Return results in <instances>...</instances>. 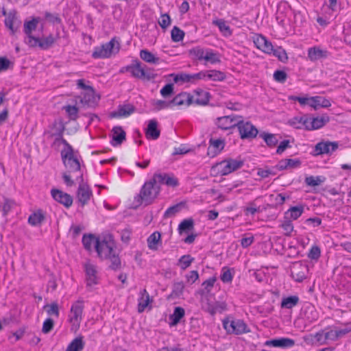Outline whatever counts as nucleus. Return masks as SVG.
<instances>
[{"label": "nucleus", "instance_id": "nucleus-1", "mask_svg": "<svg viewBox=\"0 0 351 351\" xmlns=\"http://www.w3.org/2000/svg\"><path fill=\"white\" fill-rule=\"evenodd\" d=\"M61 158L66 171L62 173V179L67 186H72L75 184V181L71 178V174L80 176L83 173L79 160L74 156L71 150L69 153L61 152Z\"/></svg>", "mask_w": 351, "mask_h": 351}, {"label": "nucleus", "instance_id": "nucleus-2", "mask_svg": "<svg viewBox=\"0 0 351 351\" xmlns=\"http://www.w3.org/2000/svg\"><path fill=\"white\" fill-rule=\"evenodd\" d=\"M125 70L130 72L132 77L138 80L149 81L156 77L153 69L143 64L138 60H133L130 64L125 66Z\"/></svg>", "mask_w": 351, "mask_h": 351}, {"label": "nucleus", "instance_id": "nucleus-3", "mask_svg": "<svg viewBox=\"0 0 351 351\" xmlns=\"http://www.w3.org/2000/svg\"><path fill=\"white\" fill-rule=\"evenodd\" d=\"M160 192V186L154 184L150 180L147 181L142 186L139 194L135 197L138 204H145V206L152 204Z\"/></svg>", "mask_w": 351, "mask_h": 351}, {"label": "nucleus", "instance_id": "nucleus-4", "mask_svg": "<svg viewBox=\"0 0 351 351\" xmlns=\"http://www.w3.org/2000/svg\"><path fill=\"white\" fill-rule=\"evenodd\" d=\"M119 49V43L115 38H113L101 46L95 47L92 53V58L94 59L108 58L112 53H117Z\"/></svg>", "mask_w": 351, "mask_h": 351}, {"label": "nucleus", "instance_id": "nucleus-5", "mask_svg": "<svg viewBox=\"0 0 351 351\" xmlns=\"http://www.w3.org/2000/svg\"><path fill=\"white\" fill-rule=\"evenodd\" d=\"M75 180L79 183L77 191V200L81 204V206L84 207L88 204L93 195L92 190L89 186L84 182L83 173H80V176L75 177Z\"/></svg>", "mask_w": 351, "mask_h": 351}, {"label": "nucleus", "instance_id": "nucleus-6", "mask_svg": "<svg viewBox=\"0 0 351 351\" xmlns=\"http://www.w3.org/2000/svg\"><path fill=\"white\" fill-rule=\"evenodd\" d=\"M243 164L242 160L228 158L217 164L216 167L221 176H226L241 168Z\"/></svg>", "mask_w": 351, "mask_h": 351}, {"label": "nucleus", "instance_id": "nucleus-7", "mask_svg": "<svg viewBox=\"0 0 351 351\" xmlns=\"http://www.w3.org/2000/svg\"><path fill=\"white\" fill-rule=\"evenodd\" d=\"M237 128L241 139H252L256 137L258 132L257 128L250 121H245L239 117Z\"/></svg>", "mask_w": 351, "mask_h": 351}, {"label": "nucleus", "instance_id": "nucleus-8", "mask_svg": "<svg viewBox=\"0 0 351 351\" xmlns=\"http://www.w3.org/2000/svg\"><path fill=\"white\" fill-rule=\"evenodd\" d=\"M223 326L228 333L237 335L250 332L247 324L242 319L223 320Z\"/></svg>", "mask_w": 351, "mask_h": 351}, {"label": "nucleus", "instance_id": "nucleus-9", "mask_svg": "<svg viewBox=\"0 0 351 351\" xmlns=\"http://www.w3.org/2000/svg\"><path fill=\"white\" fill-rule=\"evenodd\" d=\"M84 306L83 300H78L71 305L70 315L69 317V322L76 328H79L82 320V314Z\"/></svg>", "mask_w": 351, "mask_h": 351}, {"label": "nucleus", "instance_id": "nucleus-10", "mask_svg": "<svg viewBox=\"0 0 351 351\" xmlns=\"http://www.w3.org/2000/svg\"><path fill=\"white\" fill-rule=\"evenodd\" d=\"M86 274V285L89 291L93 290V287L99 284V277L96 267L90 262H86L84 265Z\"/></svg>", "mask_w": 351, "mask_h": 351}, {"label": "nucleus", "instance_id": "nucleus-11", "mask_svg": "<svg viewBox=\"0 0 351 351\" xmlns=\"http://www.w3.org/2000/svg\"><path fill=\"white\" fill-rule=\"evenodd\" d=\"M16 13L15 10H12L8 13L4 8H2V14L5 16V25L10 30L12 35H14L18 31L21 23L16 16Z\"/></svg>", "mask_w": 351, "mask_h": 351}, {"label": "nucleus", "instance_id": "nucleus-12", "mask_svg": "<svg viewBox=\"0 0 351 351\" xmlns=\"http://www.w3.org/2000/svg\"><path fill=\"white\" fill-rule=\"evenodd\" d=\"M32 44L29 46V47H38L41 49L47 50L51 48L54 43L59 38V34L54 37L52 34H49L47 37L39 38L37 37H30Z\"/></svg>", "mask_w": 351, "mask_h": 351}, {"label": "nucleus", "instance_id": "nucleus-13", "mask_svg": "<svg viewBox=\"0 0 351 351\" xmlns=\"http://www.w3.org/2000/svg\"><path fill=\"white\" fill-rule=\"evenodd\" d=\"M115 245L112 241L102 240L97 241L95 250L101 258L107 259L114 251Z\"/></svg>", "mask_w": 351, "mask_h": 351}, {"label": "nucleus", "instance_id": "nucleus-14", "mask_svg": "<svg viewBox=\"0 0 351 351\" xmlns=\"http://www.w3.org/2000/svg\"><path fill=\"white\" fill-rule=\"evenodd\" d=\"M339 147L337 142L321 141L317 143L313 149V155L332 154Z\"/></svg>", "mask_w": 351, "mask_h": 351}, {"label": "nucleus", "instance_id": "nucleus-15", "mask_svg": "<svg viewBox=\"0 0 351 351\" xmlns=\"http://www.w3.org/2000/svg\"><path fill=\"white\" fill-rule=\"evenodd\" d=\"M51 194L56 202L64 205L66 208L71 206L73 199L71 195L56 189H52Z\"/></svg>", "mask_w": 351, "mask_h": 351}, {"label": "nucleus", "instance_id": "nucleus-16", "mask_svg": "<svg viewBox=\"0 0 351 351\" xmlns=\"http://www.w3.org/2000/svg\"><path fill=\"white\" fill-rule=\"evenodd\" d=\"M239 120V117L234 115L224 116L217 118L216 124L219 128L227 130L237 127Z\"/></svg>", "mask_w": 351, "mask_h": 351}, {"label": "nucleus", "instance_id": "nucleus-17", "mask_svg": "<svg viewBox=\"0 0 351 351\" xmlns=\"http://www.w3.org/2000/svg\"><path fill=\"white\" fill-rule=\"evenodd\" d=\"M171 108L173 106H189L193 104V96L186 92H182L176 95L171 100Z\"/></svg>", "mask_w": 351, "mask_h": 351}, {"label": "nucleus", "instance_id": "nucleus-18", "mask_svg": "<svg viewBox=\"0 0 351 351\" xmlns=\"http://www.w3.org/2000/svg\"><path fill=\"white\" fill-rule=\"evenodd\" d=\"M99 99L100 97L96 95L93 88L88 91L82 93L80 102L88 107H95L97 104Z\"/></svg>", "mask_w": 351, "mask_h": 351}, {"label": "nucleus", "instance_id": "nucleus-19", "mask_svg": "<svg viewBox=\"0 0 351 351\" xmlns=\"http://www.w3.org/2000/svg\"><path fill=\"white\" fill-rule=\"evenodd\" d=\"M295 345V341L287 337H280L267 340L265 346L268 347L280 348L283 349L292 348Z\"/></svg>", "mask_w": 351, "mask_h": 351}, {"label": "nucleus", "instance_id": "nucleus-20", "mask_svg": "<svg viewBox=\"0 0 351 351\" xmlns=\"http://www.w3.org/2000/svg\"><path fill=\"white\" fill-rule=\"evenodd\" d=\"M225 147V141L221 138L215 139L212 136L209 139L208 155L212 157L219 154Z\"/></svg>", "mask_w": 351, "mask_h": 351}, {"label": "nucleus", "instance_id": "nucleus-21", "mask_svg": "<svg viewBox=\"0 0 351 351\" xmlns=\"http://www.w3.org/2000/svg\"><path fill=\"white\" fill-rule=\"evenodd\" d=\"M254 42L258 49L261 50L265 53L271 55L274 47L265 36L259 35L256 37Z\"/></svg>", "mask_w": 351, "mask_h": 351}, {"label": "nucleus", "instance_id": "nucleus-22", "mask_svg": "<svg viewBox=\"0 0 351 351\" xmlns=\"http://www.w3.org/2000/svg\"><path fill=\"white\" fill-rule=\"evenodd\" d=\"M39 21V18H33L31 21H25L24 23L23 31L26 35V38L24 41L28 46L32 44V43H29L31 41L30 37H34L32 35V32L36 29Z\"/></svg>", "mask_w": 351, "mask_h": 351}, {"label": "nucleus", "instance_id": "nucleus-23", "mask_svg": "<svg viewBox=\"0 0 351 351\" xmlns=\"http://www.w3.org/2000/svg\"><path fill=\"white\" fill-rule=\"evenodd\" d=\"M193 103L199 105L205 106L208 104L210 95L208 91L202 88H197L193 91Z\"/></svg>", "mask_w": 351, "mask_h": 351}, {"label": "nucleus", "instance_id": "nucleus-24", "mask_svg": "<svg viewBox=\"0 0 351 351\" xmlns=\"http://www.w3.org/2000/svg\"><path fill=\"white\" fill-rule=\"evenodd\" d=\"M136 108L134 105L130 104H124L123 105H119L118 106L117 110L112 112L110 113V117L116 118V117H128L134 112Z\"/></svg>", "mask_w": 351, "mask_h": 351}, {"label": "nucleus", "instance_id": "nucleus-25", "mask_svg": "<svg viewBox=\"0 0 351 351\" xmlns=\"http://www.w3.org/2000/svg\"><path fill=\"white\" fill-rule=\"evenodd\" d=\"M308 268L306 265L296 263L291 269V276L295 281L301 282L306 278Z\"/></svg>", "mask_w": 351, "mask_h": 351}, {"label": "nucleus", "instance_id": "nucleus-26", "mask_svg": "<svg viewBox=\"0 0 351 351\" xmlns=\"http://www.w3.org/2000/svg\"><path fill=\"white\" fill-rule=\"evenodd\" d=\"M328 56L327 50L322 49L319 47H313L308 49V58L312 62L326 58Z\"/></svg>", "mask_w": 351, "mask_h": 351}, {"label": "nucleus", "instance_id": "nucleus-27", "mask_svg": "<svg viewBox=\"0 0 351 351\" xmlns=\"http://www.w3.org/2000/svg\"><path fill=\"white\" fill-rule=\"evenodd\" d=\"M111 145L114 147L120 145L125 140V132L121 126H114L112 130Z\"/></svg>", "mask_w": 351, "mask_h": 351}, {"label": "nucleus", "instance_id": "nucleus-28", "mask_svg": "<svg viewBox=\"0 0 351 351\" xmlns=\"http://www.w3.org/2000/svg\"><path fill=\"white\" fill-rule=\"evenodd\" d=\"M160 134V131L158 129L157 121L156 119L150 120L145 130L146 137L149 139L156 140L159 138Z\"/></svg>", "mask_w": 351, "mask_h": 351}, {"label": "nucleus", "instance_id": "nucleus-29", "mask_svg": "<svg viewBox=\"0 0 351 351\" xmlns=\"http://www.w3.org/2000/svg\"><path fill=\"white\" fill-rule=\"evenodd\" d=\"M171 76L173 77V82L175 83H191L195 84L197 82L195 73L189 74L186 73H179L177 74H171Z\"/></svg>", "mask_w": 351, "mask_h": 351}, {"label": "nucleus", "instance_id": "nucleus-30", "mask_svg": "<svg viewBox=\"0 0 351 351\" xmlns=\"http://www.w3.org/2000/svg\"><path fill=\"white\" fill-rule=\"evenodd\" d=\"M185 315V310L181 306L174 308L173 313L169 315L170 326H177Z\"/></svg>", "mask_w": 351, "mask_h": 351}, {"label": "nucleus", "instance_id": "nucleus-31", "mask_svg": "<svg viewBox=\"0 0 351 351\" xmlns=\"http://www.w3.org/2000/svg\"><path fill=\"white\" fill-rule=\"evenodd\" d=\"M311 107L315 110L319 108H328L331 106L330 100L321 96H315L310 97Z\"/></svg>", "mask_w": 351, "mask_h": 351}, {"label": "nucleus", "instance_id": "nucleus-32", "mask_svg": "<svg viewBox=\"0 0 351 351\" xmlns=\"http://www.w3.org/2000/svg\"><path fill=\"white\" fill-rule=\"evenodd\" d=\"M140 295L141 296L138 300V312L142 313L152 300L145 289L141 291Z\"/></svg>", "mask_w": 351, "mask_h": 351}, {"label": "nucleus", "instance_id": "nucleus-33", "mask_svg": "<svg viewBox=\"0 0 351 351\" xmlns=\"http://www.w3.org/2000/svg\"><path fill=\"white\" fill-rule=\"evenodd\" d=\"M45 219V215L43 210L32 213L28 217V223L32 226H40Z\"/></svg>", "mask_w": 351, "mask_h": 351}, {"label": "nucleus", "instance_id": "nucleus-34", "mask_svg": "<svg viewBox=\"0 0 351 351\" xmlns=\"http://www.w3.org/2000/svg\"><path fill=\"white\" fill-rule=\"evenodd\" d=\"M300 302V298L298 295H289L284 297L282 299L280 307L282 308L291 309L296 306Z\"/></svg>", "mask_w": 351, "mask_h": 351}, {"label": "nucleus", "instance_id": "nucleus-35", "mask_svg": "<svg viewBox=\"0 0 351 351\" xmlns=\"http://www.w3.org/2000/svg\"><path fill=\"white\" fill-rule=\"evenodd\" d=\"M64 130V128L62 127V128L60 130V131L58 133L53 134L54 136H56L54 140L53 145H60V143H62L66 146V149L62 150V152H64V153H69V151L71 150V152H73V149L72 146L70 144H69V143L62 137Z\"/></svg>", "mask_w": 351, "mask_h": 351}, {"label": "nucleus", "instance_id": "nucleus-36", "mask_svg": "<svg viewBox=\"0 0 351 351\" xmlns=\"http://www.w3.org/2000/svg\"><path fill=\"white\" fill-rule=\"evenodd\" d=\"M303 212V206L300 205L292 206L287 212H285V218H289V219H291L293 220H296L302 215Z\"/></svg>", "mask_w": 351, "mask_h": 351}, {"label": "nucleus", "instance_id": "nucleus-37", "mask_svg": "<svg viewBox=\"0 0 351 351\" xmlns=\"http://www.w3.org/2000/svg\"><path fill=\"white\" fill-rule=\"evenodd\" d=\"M82 336L75 338L67 346L65 351H82L85 346Z\"/></svg>", "mask_w": 351, "mask_h": 351}, {"label": "nucleus", "instance_id": "nucleus-38", "mask_svg": "<svg viewBox=\"0 0 351 351\" xmlns=\"http://www.w3.org/2000/svg\"><path fill=\"white\" fill-rule=\"evenodd\" d=\"M194 229V221L193 219H186L181 221L178 226V232L180 234L189 233Z\"/></svg>", "mask_w": 351, "mask_h": 351}, {"label": "nucleus", "instance_id": "nucleus-39", "mask_svg": "<svg viewBox=\"0 0 351 351\" xmlns=\"http://www.w3.org/2000/svg\"><path fill=\"white\" fill-rule=\"evenodd\" d=\"M140 58L145 62L150 64H158L160 58L156 57L152 52L147 49H142L140 51Z\"/></svg>", "mask_w": 351, "mask_h": 351}, {"label": "nucleus", "instance_id": "nucleus-40", "mask_svg": "<svg viewBox=\"0 0 351 351\" xmlns=\"http://www.w3.org/2000/svg\"><path fill=\"white\" fill-rule=\"evenodd\" d=\"M161 240V234L159 232L156 231L153 232L147 238V245L150 250H156L158 249V244Z\"/></svg>", "mask_w": 351, "mask_h": 351}, {"label": "nucleus", "instance_id": "nucleus-41", "mask_svg": "<svg viewBox=\"0 0 351 351\" xmlns=\"http://www.w3.org/2000/svg\"><path fill=\"white\" fill-rule=\"evenodd\" d=\"M330 118L327 114H322L312 119L313 130H317L324 126L328 122H329Z\"/></svg>", "mask_w": 351, "mask_h": 351}, {"label": "nucleus", "instance_id": "nucleus-42", "mask_svg": "<svg viewBox=\"0 0 351 351\" xmlns=\"http://www.w3.org/2000/svg\"><path fill=\"white\" fill-rule=\"evenodd\" d=\"M213 24L217 26L219 31L225 36H230L232 32L229 25H228L223 19H217L213 21Z\"/></svg>", "mask_w": 351, "mask_h": 351}, {"label": "nucleus", "instance_id": "nucleus-43", "mask_svg": "<svg viewBox=\"0 0 351 351\" xmlns=\"http://www.w3.org/2000/svg\"><path fill=\"white\" fill-rule=\"evenodd\" d=\"M184 284L182 281L176 282L173 284L172 291L169 295L171 298H179L183 294Z\"/></svg>", "mask_w": 351, "mask_h": 351}, {"label": "nucleus", "instance_id": "nucleus-44", "mask_svg": "<svg viewBox=\"0 0 351 351\" xmlns=\"http://www.w3.org/2000/svg\"><path fill=\"white\" fill-rule=\"evenodd\" d=\"M260 137L264 140L267 145L269 147H275L278 143L277 136L274 134L263 132L260 134Z\"/></svg>", "mask_w": 351, "mask_h": 351}, {"label": "nucleus", "instance_id": "nucleus-45", "mask_svg": "<svg viewBox=\"0 0 351 351\" xmlns=\"http://www.w3.org/2000/svg\"><path fill=\"white\" fill-rule=\"evenodd\" d=\"M206 49L199 46L195 47L189 50V55L197 60H205Z\"/></svg>", "mask_w": 351, "mask_h": 351}, {"label": "nucleus", "instance_id": "nucleus-46", "mask_svg": "<svg viewBox=\"0 0 351 351\" xmlns=\"http://www.w3.org/2000/svg\"><path fill=\"white\" fill-rule=\"evenodd\" d=\"M271 55L276 57L279 61L283 63H286L289 59L286 51L280 46L274 47Z\"/></svg>", "mask_w": 351, "mask_h": 351}, {"label": "nucleus", "instance_id": "nucleus-47", "mask_svg": "<svg viewBox=\"0 0 351 351\" xmlns=\"http://www.w3.org/2000/svg\"><path fill=\"white\" fill-rule=\"evenodd\" d=\"M82 241L86 250H91L92 246L95 245V247L97 245V241H99V239L94 237L93 234H84L82 237Z\"/></svg>", "mask_w": 351, "mask_h": 351}, {"label": "nucleus", "instance_id": "nucleus-48", "mask_svg": "<svg viewBox=\"0 0 351 351\" xmlns=\"http://www.w3.org/2000/svg\"><path fill=\"white\" fill-rule=\"evenodd\" d=\"M216 280L217 278L215 276H213L203 282L202 284V289L199 291V293L202 295L209 293L213 289Z\"/></svg>", "mask_w": 351, "mask_h": 351}, {"label": "nucleus", "instance_id": "nucleus-49", "mask_svg": "<svg viewBox=\"0 0 351 351\" xmlns=\"http://www.w3.org/2000/svg\"><path fill=\"white\" fill-rule=\"evenodd\" d=\"M62 109L65 110L69 120L76 121L78 119L79 109L75 106H63Z\"/></svg>", "mask_w": 351, "mask_h": 351}, {"label": "nucleus", "instance_id": "nucleus-50", "mask_svg": "<svg viewBox=\"0 0 351 351\" xmlns=\"http://www.w3.org/2000/svg\"><path fill=\"white\" fill-rule=\"evenodd\" d=\"M204 60L211 64H216L221 62L219 54L217 52H215L211 49H206Z\"/></svg>", "mask_w": 351, "mask_h": 351}, {"label": "nucleus", "instance_id": "nucleus-51", "mask_svg": "<svg viewBox=\"0 0 351 351\" xmlns=\"http://www.w3.org/2000/svg\"><path fill=\"white\" fill-rule=\"evenodd\" d=\"M280 227L283 230L284 234L287 237H290L293 231V225L289 218L284 217Z\"/></svg>", "mask_w": 351, "mask_h": 351}, {"label": "nucleus", "instance_id": "nucleus-52", "mask_svg": "<svg viewBox=\"0 0 351 351\" xmlns=\"http://www.w3.org/2000/svg\"><path fill=\"white\" fill-rule=\"evenodd\" d=\"M325 181V178L323 176H310L308 177H306L305 178V183L308 186H317L321 184L322 182Z\"/></svg>", "mask_w": 351, "mask_h": 351}, {"label": "nucleus", "instance_id": "nucleus-53", "mask_svg": "<svg viewBox=\"0 0 351 351\" xmlns=\"http://www.w3.org/2000/svg\"><path fill=\"white\" fill-rule=\"evenodd\" d=\"M194 260V258H193L191 255L185 254L179 258L178 265L182 270H185L191 265Z\"/></svg>", "mask_w": 351, "mask_h": 351}, {"label": "nucleus", "instance_id": "nucleus-54", "mask_svg": "<svg viewBox=\"0 0 351 351\" xmlns=\"http://www.w3.org/2000/svg\"><path fill=\"white\" fill-rule=\"evenodd\" d=\"M226 77L225 73L217 70H209L208 80L214 82H222Z\"/></svg>", "mask_w": 351, "mask_h": 351}, {"label": "nucleus", "instance_id": "nucleus-55", "mask_svg": "<svg viewBox=\"0 0 351 351\" xmlns=\"http://www.w3.org/2000/svg\"><path fill=\"white\" fill-rule=\"evenodd\" d=\"M16 205V202L11 199L4 198L1 204L3 215L5 216Z\"/></svg>", "mask_w": 351, "mask_h": 351}, {"label": "nucleus", "instance_id": "nucleus-56", "mask_svg": "<svg viewBox=\"0 0 351 351\" xmlns=\"http://www.w3.org/2000/svg\"><path fill=\"white\" fill-rule=\"evenodd\" d=\"M110 261V268L112 270H117L121 267V260L119 256L116 254V251H114L112 254L108 256V258Z\"/></svg>", "mask_w": 351, "mask_h": 351}, {"label": "nucleus", "instance_id": "nucleus-57", "mask_svg": "<svg viewBox=\"0 0 351 351\" xmlns=\"http://www.w3.org/2000/svg\"><path fill=\"white\" fill-rule=\"evenodd\" d=\"M184 32L177 26H174L171 29V36L173 42L182 41L184 36Z\"/></svg>", "mask_w": 351, "mask_h": 351}, {"label": "nucleus", "instance_id": "nucleus-58", "mask_svg": "<svg viewBox=\"0 0 351 351\" xmlns=\"http://www.w3.org/2000/svg\"><path fill=\"white\" fill-rule=\"evenodd\" d=\"M306 318L310 322H313L318 319L319 315L314 306H308L305 311Z\"/></svg>", "mask_w": 351, "mask_h": 351}, {"label": "nucleus", "instance_id": "nucleus-59", "mask_svg": "<svg viewBox=\"0 0 351 351\" xmlns=\"http://www.w3.org/2000/svg\"><path fill=\"white\" fill-rule=\"evenodd\" d=\"M226 310V304L223 302H217L209 308V313L215 315L217 313H222Z\"/></svg>", "mask_w": 351, "mask_h": 351}, {"label": "nucleus", "instance_id": "nucleus-60", "mask_svg": "<svg viewBox=\"0 0 351 351\" xmlns=\"http://www.w3.org/2000/svg\"><path fill=\"white\" fill-rule=\"evenodd\" d=\"M220 279L224 283L231 282L233 279V275L231 273L230 269L226 267H223L221 269Z\"/></svg>", "mask_w": 351, "mask_h": 351}, {"label": "nucleus", "instance_id": "nucleus-61", "mask_svg": "<svg viewBox=\"0 0 351 351\" xmlns=\"http://www.w3.org/2000/svg\"><path fill=\"white\" fill-rule=\"evenodd\" d=\"M44 308H47V313L49 315H55L56 317H59V308L56 302L45 305Z\"/></svg>", "mask_w": 351, "mask_h": 351}, {"label": "nucleus", "instance_id": "nucleus-62", "mask_svg": "<svg viewBox=\"0 0 351 351\" xmlns=\"http://www.w3.org/2000/svg\"><path fill=\"white\" fill-rule=\"evenodd\" d=\"M182 204H177L172 206H170L167 209L165 212L164 217H171L174 216L176 213H179L182 208Z\"/></svg>", "mask_w": 351, "mask_h": 351}, {"label": "nucleus", "instance_id": "nucleus-63", "mask_svg": "<svg viewBox=\"0 0 351 351\" xmlns=\"http://www.w3.org/2000/svg\"><path fill=\"white\" fill-rule=\"evenodd\" d=\"M165 185L171 187H176L179 185V181L173 173H166Z\"/></svg>", "mask_w": 351, "mask_h": 351}, {"label": "nucleus", "instance_id": "nucleus-64", "mask_svg": "<svg viewBox=\"0 0 351 351\" xmlns=\"http://www.w3.org/2000/svg\"><path fill=\"white\" fill-rule=\"evenodd\" d=\"M344 41L351 45V22L348 23L343 27Z\"/></svg>", "mask_w": 351, "mask_h": 351}]
</instances>
